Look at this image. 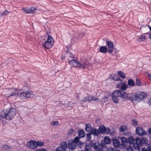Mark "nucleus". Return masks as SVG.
Returning <instances> with one entry per match:
<instances>
[{"label": "nucleus", "instance_id": "nucleus-1", "mask_svg": "<svg viewBox=\"0 0 151 151\" xmlns=\"http://www.w3.org/2000/svg\"><path fill=\"white\" fill-rule=\"evenodd\" d=\"M16 114V110L13 108H10L3 110L1 113V117L7 120L13 119Z\"/></svg>", "mask_w": 151, "mask_h": 151}, {"label": "nucleus", "instance_id": "nucleus-2", "mask_svg": "<svg viewBox=\"0 0 151 151\" xmlns=\"http://www.w3.org/2000/svg\"><path fill=\"white\" fill-rule=\"evenodd\" d=\"M147 96L146 93L143 92H139L136 94H132L128 99L134 104H136L144 99Z\"/></svg>", "mask_w": 151, "mask_h": 151}, {"label": "nucleus", "instance_id": "nucleus-3", "mask_svg": "<svg viewBox=\"0 0 151 151\" xmlns=\"http://www.w3.org/2000/svg\"><path fill=\"white\" fill-rule=\"evenodd\" d=\"M54 44L53 38L50 36H48L47 40L45 42L42 43L43 47L46 49L51 48Z\"/></svg>", "mask_w": 151, "mask_h": 151}, {"label": "nucleus", "instance_id": "nucleus-4", "mask_svg": "<svg viewBox=\"0 0 151 151\" xmlns=\"http://www.w3.org/2000/svg\"><path fill=\"white\" fill-rule=\"evenodd\" d=\"M60 145L55 150L56 151H66V149L67 147L66 142H62L60 143Z\"/></svg>", "mask_w": 151, "mask_h": 151}, {"label": "nucleus", "instance_id": "nucleus-5", "mask_svg": "<svg viewBox=\"0 0 151 151\" xmlns=\"http://www.w3.org/2000/svg\"><path fill=\"white\" fill-rule=\"evenodd\" d=\"M99 132L102 134H108L110 132L109 128H106L104 125L100 126L98 129Z\"/></svg>", "mask_w": 151, "mask_h": 151}, {"label": "nucleus", "instance_id": "nucleus-6", "mask_svg": "<svg viewBox=\"0 0 151 151\" xmlns=\"http://www.w3.org/2000/svg\"><path fill=\"white\" fill-rule=\"evenodd\" d=\"M119 95L117 90L114 91L112 94V98L113 102L115 103H118L119 102Z\"/></svg>", "mask_w": 151, "mask_h": 151}, {"label": "nucleus", "instance_id": "nucleus-7", "mask_svg": "<svg viewBox=\"0 0 151 151\" xmlns=\"http://www.w3.org/2000/svg\"><path fill=\"white\" fill-rule=\"evenodd\" d=\"M78 68L81 69H85L88 66V63L86 60H81L79 62Z\"/></svg>", "mask_w": 151, "mask_h": 151}, {"label": "nucleus", "instance_id": "nucleus-8", "mask_svg": "<svg viewBox=\"0 0 151 151\" xmlns=\"http://www.w3.org/2000/svg\"><path fill=\"white\" fill-rule=\"evenodd\" d=\"M106 45L107 46L108 52L111 54L112 53L114 48V45L113 43L111 41H107L106 42Z\"/></svg>", "mask_w": 151, "mask_h": 151}, {"label": "nucleus", "instance_id": "nucleus-9", "mask_svg": "<svg viewBox=\"0 0 151 151\" xmlns=\"http://www.w3.org/2000/svg\"><path fill=\"white\" fill-rule=\"evenodd\" d=\"M36 145V141L34 140H31L28 142L27 144V147L32 149H35L37 148Z\"/></svg>", "mask_w": 151, "mask_h": 151}, {"label": "nucleus", "instance_id": "nucleus-10", "mask_svg": "<svg viewBox=\"0 0 151 151\" xmlns=\"http://www.w3.org/2000/svg\"><path fill=\"white\" fill-rule=\"evenodd\" d=\"M136 132L137 134L140 136L143 135L146 133V132L145 130L139 127H137L136 128Z\"/></svg>", "mask_w": 151, "mask_h": 151}, {"label": "nucleus", "instance_id": "nucleus-11", "mask_svg": "<svg viewBox=\"0 0 151 151\" xmlns=\"http://www.w3.org/2000/svg\"><path fill=\"white\" fill-rule=\"evenodd\" d=\"M22 10L27 13L32 14L34 13L35 12V8L33 7H32L29 8H23Z\"/></svg>", "mask_w": 151, "mask_h": 151}, {"label": "nucleus", "instance_id": "nucleus-12", "mask_svg": "<svg viewBox=\"0 0 151 151\" xmlns=\"http://www.w3.org/2000/svg\"><path fill=\"white\" fill-rule=\"evenodd\" d=\"M117 91L120 97H121L123 99H125L129 97L128 94L125 92L118 90Z\"/></svg>", "mask_w": 151, "mask_h": 151}, {"label": "nucleus", "instance_id": "nucleus-13", "mask_svg": "<svg viewBox=\"0 0 151 151\" xmlns=\"http://www.w3.org/2000/svg\"><path fill=\"white\" fill-rule=\"evenodd\" d=\"M113 143L114 146L116 148H120L122 149V144L120 143L119 141L116 139H113Z\"/></svg>", "mask_w": 151, "mask_h": 151}, {"label": "nucleus", "instance_id": "nucleus-14", "mask_svg": "<svg viewBox=\"0 0 151 151\" xmlns=\"http://www.w3.org/2000/svg\"><path fill=\"white\" fill-rule=\"evenodd\" d=\"M94 147L95 149L97 151H101L103 149L102 145L99 142H96L94 144Z\"/></svg>", "mask_w": 151, "mask_h": 151}, {"label": "nucleus", "instance_id": "nucleus-15", "mask_svg": "<svg viewBox=\"0 0 151 151\" xmlns=\"http://www.w3.org/2000/svg\"><path fill=\"white\" fill-rule=\"evenodd\" d=\"M117 87L120 88L122 91L126 90L128 87L125 83H121L117 85Z\"/></svg>", "mask_w": 151, "mask_h": 151}, {"label": "nucleus", "instance_id": "nucleus-16", "mask_svg": "<svg viewBox=\"0 0 151 151\" xmlns=\"http://www.w3.org/2000/svg\"><path fill=\"white\" fill-rule=\"evenodd\" d=\"M120 139L123 145L122 146V149H124L127 144V140L126 138L123 137H121Z\"/></svg>", "mask_w": 151, "mask_h": 151}, {"label": "nucleus", "instance_id": "nucleus-17", "mask_svg": "<svg viewBox=\"0 0 151 151\" xmlns=\"http://www.w3.org/2000/svg\"><path fill=\"white\" fill-rule=\"evenodd\" d=\"M76 144L72 140H70L68 142V148L70 150H73L76 147Z\"/></svg>", "mask_w": 151, "mask_h": 151}, {"label": "nucleus", "instance_id": "nucleus-18", "mask_svg": "<svg viewBox=\"0 0 151 151\" xmlns=\"http://www.w3.org/2000/svg\"><path fill=\"white\" fill-rule=\"evenodd\" d=\"M99 131L98 129L96 128H93L90 132V133L95 136H98L100 134Z\"/></svg>", "mask_w": 151, "mask_h": 151}, {"label": "nucleus", "instance_id": "nucleus-19", "mask_svg": "<svg viewBox=\"0 0 151 151\" xmlns=\"http://www.w3.org/2000/svg\"><path fill=\"white\" fill-rule=\"evenodd\" d=\"M69 63L71 66L78 68L79 62L76 60L73 59L70 61Z\"/></svg>", "mask_w": 151, "mask_h": 151}, {"label": "nucleus", "instance_id": "nucleus-20", "mask_svg": "<svg viewBox=\"0 0 151 151\" xmlns=\"http://www.w3.org/2000/svg\"><path fill=\"white\" fill-rule=\"evenodd\" d=\"M19 97L23 101H25L27 98L25 91L18 94Z\"/></svg>", "mask_w": 151, "mask_h": 151}, {"label": "nucleus", "instance_id": "nucleus-21", "mask_svg": "<svg viewBox=\"0 0 151 151\" xmlns=\"http://www.w3.org/2000/svg\"><path fill=\"white\" fill-rule=\"evenodd\" d=\"M27 98H32L34 97V94L31 91H25Z\"/></svg>", "mask_w": 151, "mask_h": 151}, {"label": "nucleus", "instance_id": "nucleus-22", "mask_svg": "<svg viewBox=\"0 0 151 151\" xmlns=\"http://www.w3.org/2000/svg\"><path fill=\"white\" fill-rule=\"evenodd\" d=\"M99 50L102 53H106L107 51L108 50L107 48L105 46H102L100 47Z\"/></svg>", "mask_w": 151, "mask_h": 151}, {"label": "nucleus", "instance_id": "nucleus-23", "mask_svg": "<svg viewBox=\"0 0 151 151\" xmlns=\"http://www.w3.org/2000/svg\"><path fill=\"white\" fill-rule=\"evenodd\" d=\"M92 128L90 124H86L85 129L86 132H90Z\"/></svg>", "mask_w": 151, "mask_h": 151}, {"label": "nucleus", "instance_id": "nucleus-24", "mask_svg": "<svg viewBox=\"0 0 151 151\" xmlns=\"http://www.w3.org/2000/svg\"><path fill=\"white\" fill-rule=\"evenodd\" d=\"M127 84L129 86H133L135 85L134 81L132 79H129L127 81Z\"/></svg>", "mask_w": 151, "mask_h": 151}, {"label": "nucleus", "instance_id": "nucleus-25", "mask_svg": "<svg viewBox=\"0 0 151 151\" xmlns=\"http://www.w3.org/2000/svg\"><path fill=\"white\" fill-rule=\"evenodd\" d=\"M78 134L80 137H83L85 136L84 131L83 129H81L78 131Z\"/></svg>", "mask_w": 151, "mask_h": 151}, {"label": "nucleus", "instance_id": "nucleus-26", "mask_svg": "<svg viewBox=\"0 0 151 151\" xmlns=\"http://www.w3.org/2000/svg\"><path fill=\"white\" fill-rule=\"evenodd\" d=\"M104 142L106 144H109L111 142V140L108 137H105L104 138Z\"/></svg>", "mask_w": 151, "mask_h": 151}, {"label": "nucleus", "instance_id": "nucleus-27", "mask_svg": "<svg viewBox=\"0 0 151 151\" xmlns=\"http://www.w3.org/2000/svg\"><path fill=\"white\" fill-rule=\"evenodd\" d=\"M44 145V143L42 141H36L37 148L38 147H42Z\"/></svg>", "mask_w": 151, "mask_h": 151}, {"label": "nucleus", "instance_id": "nucleus-28", "mask_svg": "<svg viewBox=\"0 0 151 151\" xmlns=\"http://www.w3.org/2000/svg\"><path fill=\"white\" fill-rule=\"evenodd\" d=\"M112 78L113 80L114 81H120L121 80L118 77V75L116 74L114 75L112 77Z\"/></svg>", "mask_w": 151, "mask_h": 151}, {"label": "nucleus", "instance_id": "nucleus-29", "mask_svg": "<svg viewBox=\"0 0 151 151\" xmlns=\"http://www.w3.org/2000/svg\"><path fill=\"white\" fill-rule=\"evenodd\" d=\"M135 143L138 144L139 145L141 146L142 145L141 140L139 138H137L135 139Z\"/></svg>", "mask_w": 151, "mask_h": 151}, {"label": "nucleus", "instance_id": "nucleus-30", "mask_svg": "<svg viewBox=\"0 0 151 151\" xmlns=\"http://www.w3.org/2000/svg\"><path fill=\"white\" fill-rule=\"evenodd\" d=\"M133 146L135 150L138 151L140 150V148L139 147L141 146L140 145H139L138 144H137L135 143H134L133 144Z\"/></svg>", "mask_w": 151, "mask_h": 151}, {"label": "nucleus", "instance_id": "nucleus-31", "mask_svg": "<svg viewBox=\"0 0 151 151\" xmlns=\"http://www.w3.org/2000/svg\"><path fill=\"white\" fill-rule=\"evenodd\" d=\"M119 75L122 78H125L126 77L124 74L121 71H119L117 72Z\"/></svg>", "mask_w": 151, "mask_h": 151}, {"label": "nucleus", "instance_id": "nucleus-32", "mask_svg": "<svg viewBox=\"0 0 151 151\" xmlns=\"http://www.w3.org/2000/svg\"><path fill=\"white\" fill-rule=\"evenodd\" d=\"M128 142L129 144H133L134 142V139L132 137H130L128 138Z\"/></svg>", "mask_w": 151, "mask_h": 151}, {"label": "nucleus", "instance_id": "nucleus-33", "mask_svg": "<svg viewBox=\"0 0 151 151\" xmlns=\"http://www.w3.org/2000/svg\"><path fill=\"white\" fill-rule=\"evenodd\" d=\"M85 151H92L90 147L88 145H86L85 147Z\"/></svg>", "mask_w": 151, "mask_h": 151}, {"label": "nucleus", "instance_id": "nucleus-34", "mask_svg": "<svg viewBox=\"0 0 151 151\" xmlns=\"http://www.w3.org/2000/svg\"><path fill=\"white\" fill-rule=\"evenodd\" d=\"M126 149L127 151H133V147L131 145H127L126 147Z\"/></svg>", "mask_w": 151, "mask_h": 151}, {"label": "nucleus", "instance_id": "nucleus-35", "mask_svg": "<svg viewBox=\"0 0 151 151\" xmlns=\"http://www.w3.org/2000/svg\"><path fill=\"white\" fill-rule=\"evenodd\" d=\"M127 129V127L124 125L122 126L120 128V130L122 132L124 131Z\"/></svg>", "mask_w": 151, "mask_h": 151}, {"label": "nucleus", "instance_id": "nucleus-36", "mask_svg": "<svg viewBox=\"0 0 151 151\" xmlns=\"http://www.w3.org/2000/svg\"><path fill=\"white\" fill-rule=\"evenodd\" d=\"M59 124V122L57 121H56L51 122V125L52 126H55L58 125Z\"/></svg>", "mask_w": 151, "mask_h": 151}, {"label": "nucleus", "instance_id": "nucleus-37", "mask_svg": "<svg viewBox=\"0 0 151 151\" xmlns=\"http://www.w3.org/2000/svg\"><path fill=\"white\" fill-rule=\"evenodd\" d=\"M136 84L137 86H140L141 83L140 81L137 78L136 80Z\"/></svg>", "mask_w": 151, "mask_h": 151}, {"label": "nucleus", "instance_id": "nucleus-38", "mask_svg": "<svg viewBox=\"0 0 151 151\" xmlns=\"http://www.w3.org/2000/svg\"><path fill=\"white\" fill-rule=\"evenodd\" d=\"M91 133H88L86 134V137L87 138L88 141H89L90 140H91Z\"/></svg>", "mask_w": 151, "mask_h": 151}, {"label": "nucleus", "instance_id": "nucleus-39", "mask_svg": "<svg viewBox=\"0 0 151 151\" xmlns=\"http://www.w3.org/2000/svg\"><path fill=\"white\" fill-rule=\"evenodd\" d=\"M132 122L134 126H137V122L135 119H133L132 120Z\"/></svg>", "mask_w": 151, "mask_h": 151}, {"label": "nucleus", "instance_id": "nucleus-40", "mask_svg": "<svg viewBox=\"0 0 151 151\" xmlns=\"http://www.w3.org/2000/svg\"><path fill=\"white\" fill-rule=\"evenodd\" d=\"M79 139L78 137H75L74 138V139L72 140V141H73L74 142H75V143L76 144L77 143L78 141H79Z\"/></svg>", "mask_w": 151, "mask_h": 151}, {"label": "nucleus", "instance_id": "nucleus-41", "mask_svg": "<svg viewBox=\"0 0 151 151\" xmlns=\"http://www.w3.org/2000/svg\"><path fill=\"white\" fill-rule=\"evenodd\" d=\"M139 38L141 40V41H145V37L144 35H141L139 37Z\"/></svg>", "mask_w": 151, "mask_h": 151}, {"label": "nucleus", "instance_id": "nucleus-42", "mask_svg": "<svg viewBox=\"0 0 151 151\" xmlns=\"http://www.w3.org/2000/svg\"><path fill=\"white\" fill-rule=\"evenodd\" d=\"M87 101H91V96L90 95H88L86 96Z\"/></svg>", "mask_w": 151, "mask_h": 151}, {"label": "nucleus", "instance_id": "nucleus-43", "mask_svg": "<svg viewBox=\"0 0 151 151\" xmlns=\"http://www.w3.org/2000/svg\"><path fill=\"white\" fill-rule=\"evenodd\" d=\"M87 102V100L86 99V97H84L83 99H81L80 101H79V102L80 103H81L82 102Z\"/></svg>", "mask_w": 151, "mask_h": 151}, {"label": "nucleus", "instance_id": "nucleus-44", "mask_svg": "<svg viewBox=\"0 0 151 151\" xmlns=\"http://www.w3.org/2000/svg\"><path fill=\"white\" fill-rule=\"evenodd\" d=\"M105 151H114V150L113 148L109 147L107 148Z\"/></svg>", "mask_w": 151, "mask_h": 151}, {"label": "nucleus", "instance_id": "nucleus-45", "mask_svg": "<svg viewBox=\"0 0 151 151\" xmlns=\"http://www.w3.org/2000/svg\"><path fill=\"white\" fill-rule=\"evenodd\" d=\"M74 130L72 129H70L68 131V134H72Z\"/></svg>", "mask_w": 151, "mask_h": 151}, {"label": "nucleus", "instance_id": "nucleus-46", "mask_svg": "<svg viewBox=\"0 0 151 151\" xmlns=\"http://www.w3.org/2000/svg\"><path fill=\"white\" fill-rule=\"evenodd\" d=\"M9 12L7 10H6L2 14V16H5L8 14Z\"/></svg>", "mask_w": 151, "mask_h": 151}, {"label": "nucleus", "instance_id": "nucleus-47", "mask_svg": "<svg viewBox=\"0 0 151 151\" xmlns=\"http://www.w3.org/2000/svg\"><path fill=\"white\" fill-rule=\"evenodd\" d=\"M99 99L97 98H96L94 97L91 96V101L93 100L94 101H98L99 100Z\"/></svg>", "mask_w": 151, "mask_h": 151}, {"label": "nucleus", "instance_id": "nucleus-48", "mask_svg": "<svg viewBox=\"0 0 151 151\" xmlns=\"http://www.w3.org/2000/svg\"><path fill=\"white\" fill-rule=\"evenodd\" d=\"M147 76L150 80H151V75L148 73H147Z\"/></svg>", "mask_w": 151, "mask_h": 151}, {"label": "nucleus", "instance_id": "nucleus-49", "mask_svg": "<svg viewBox=\"0 0 151 151\" xmlns=\"http://www.w3.org/2000/svg\"><path fill=\"white\" fill-rule=\"evenodd\" d=\"M43 148H42L41 149H38L36 150L35 151H42Z\"/></svg>", "mask_w": 151, "mask_h": 151}, {"label": "nucleus", "instance_id": "nucleus-50", "mask_svg": "<svg viewBox=\"0 0 151 151\" xmlns=\"http://www.w3.org/2000/svg\"><path fill=\"white\" fill-rule=\"evenodd\" d=\"M142 151H148V150L146 148H143L142 149Z\"/></svg>", "mask_w": 151, "mask_h": 151}, {"label": "nucleus", "instance_id": "nucleus-51", "mask_svg": "<svg viewBox=\"0 0 151 151\" xmlns=\"http://www.w3.org/2000/svg\"><path fill=\"white\" fill-rule=\"evenodd\" d=\"M16 94V93L15 92L12 93L10 95L11 96H14Z\"/></svg>", "mask_w": 151, "mask_h": 151}, {"label": "nucleus", "instance_id": "nucleus-52", "mask_svg": "<svg viewBox=\"0 0 151 151\" xmlns=\"http://www.w3.org/2000/svg\"><path fill=\"white\" fill-rule=\"evenodd\" d=\"M148 151H151V147H148Z\"/></svg>", "mask_w": 151, "mask_h": 151}, {"label": "nucleus", "instance_id": "nucleus-53", "mask_svg": "<svg viewBox=\"0 0 151 151\" xmlns=\"http://www.w3.org/2000/svg\"><path fill=\"white\" fill-rule=\"evenodd\" d=\"M148 132L149 133L151 134V128L149 129Z\"/></svg>", "mask_w": 151, "mask_h": 151}, {"label": "nucleus", "instance_id": "nucleus-54", "mask_svg": "<svg viewBox=\"0 0 151 151\" xmlns=\"http://www.w3.org/2000/svg\"><path fill=\"white\" fill-rule=\"evenodd\" d=\"M149 104L151 105V98L149 100Z\"/></svg>", "mask_w": 151, "mask_h": 151}, {"label": "nucleus", "instance_id": "nucleus-55", "mask_svg": "<svg viewBox=\"0 0 151 151\" xmlns=\"http://www.w3.org/2000/svg\"><path fill=\"white\" fill-rule=\"evenodd\" d=\"M4 147H5L6 149H7V148H8V146L7 145H5Z\"/></svg>", "mask_w": 151, "mask_h": 151}, {"label": "nucleus", "instance_id": "nucleus-56", "mask_svg": "<svg viewBox=\"0 0 151 151\" xmlns=\"http://www.w3.org/2000/svg\"><path fill=\"white\" fill-rule=\"evenodd\" d=\"M147 26L149 28V29L150 30H151V27H150L149 25H147Z\"/></svg>", "mask_w": 151, "mask_h": 151}, {"label": "nucleus", "instance_id": "nucleus-57", "mask_svg": "<svg viewBox=\"0 0 151 151\" xmlns=\"http://www.w3.org/2000/svg\"><path fill=\"white\" fill-rule=\"evenodd\" d=\"M149 37L150 38V39H151V34H149Z\"/></svg>", "mask_w": 151, "mask_h": 151}, {"label": "nucleus", "instance_id": "nucleus-58", "mask_svg": "<svg viewBox=\"0 0 151 151\" xmlns=\"http://www.w3.org/2000/svg\"><path fill=\"white\" fill-rule=\"evenodd\" d=\"M76 97L77 98V99H78V95H77V96H76Z\"/></svg>", "mask_w": 151, "mask_h": 151}, {"label": "nucleus", "instance_id": "nucleus-59", "mask_svg": "<svg viewBox=\"0 0 151 151\" xmlns=\"http://www.w3.org/2000/svg\"><path fill=\"white\" fill-rule=\"evenodd\" d=\"M116 151H120L118 150H116Z\"/></svg>", "mask_w": 151, "mask_h": 151}]
</instances>
